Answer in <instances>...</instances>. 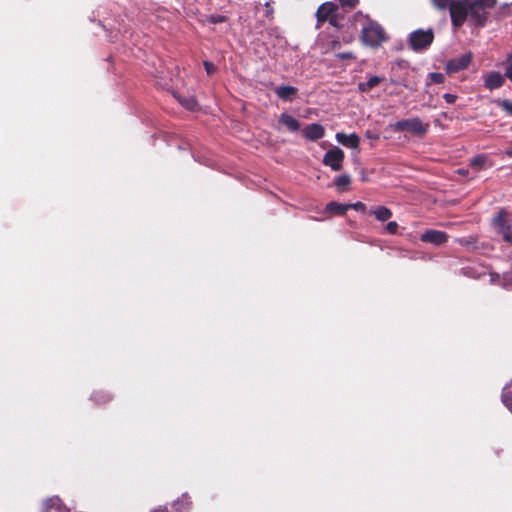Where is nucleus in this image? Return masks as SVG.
I'll list each match as a JSON object with an SVG mask.
<instances>
[{
    "mask_svg": "<svg viewBox=\"0 0 512 512\" xmlns=\"http://www.w3.org/2000/svg\"><path fill=\"white\" fill-rule=\"evenodd\" d=\"M432 2L440 9L449 6L453 26L460 27L467 22L471 26L480 27L485 25L497 0H432Z\"/></svg>",
    "mask_w": 512,
    "mask_h": 512,
    "instance_id": "f257e3e1",
    "label": "nucleus"
},
{
    "mask_svg": "<svg viewBox=\"0 0 512 512\" xmlns=\"http://www.w3.org/2000/svg\"><path fill=\"white\" fill-rule=\"evenodd\" d=\"M386 39V33L378 23L367 19L362 24V41L365 45L377 47Z\"/></svg>",
    "mask_w": 512,
    "mask_h": 512,
    "instance_id": "f03ea898",
    "label": "nucleus"
},
{
    "mask_svg": "<svg viewBox=\"0 0 512 512\" xmlns=\"http://www.w3.org/2000/svg\"><path fill=\"white\" fill-rule=\"evenodd\" d=\"M390 127L394 131H409L410 133L423 136L429 129V124L422 122L419 118H410L397 121L391 124Z\"/></svg>",
    "mask_w": 512,
    "mask_h": 512,
    "instance_id": "7ed1b4c3",
    "label": "nucleus"
},
{
    "mask_svg": "<svg viewBox=\"0 0 512 512\" xmlns=\"http://www.w3.org/2000/svg\"><path fill=\"white\" fill-rule=\"evenodd\" d=\"M432 30H416L410 34L409 42L414 50L427 48L433 41Z\"/></svg>",
    "mask_w": 512,
    "mask_h": 512,
    "instance_id": "20e7f679",
    "label": "nucleus"
},
{
    "mask_svg": "<svg viewBox=\"0 0 512 512\" xmlns=\"http://www.w3.org/2000/svg\"><path fill=\"white\" fill-rule=\"evenodd\" d=\"M493 228L499 235L502 236L503 240L511 244L512 243V232L511 225L507 218V214L500 212L493 220Z\"/></svg>",
    "mask_w": 512,
    "mask_h": 512,
    "instance_id": "39448f33",
    "label": "nucleus"
},
{
    "mask_svg": "<svg viewBox=\"0 0 512 512\" xmlns=\"http://www.w3.org/2000/svg\"><path fill=\"white\" fill-rule=\"evenodd\" d=\"M344 160V152L334 147L326 152L323 158V164L330 167L333 171H339L342 168Z\"/></svg>",
    "mask_w": 512,
    "mask_h": 512,
    "instance_id": "423d86ee",
    "label": "nucleus"
},
{
    "mask_svg": "<svg viewBox=\"0 0 512 512\" xmlns=\"http://www.w3.org/2000/svg\"><path fill=\"white\" fill-rule=\"evenodd\" d=\"M471 59V53L463 54L457 58L450 60L446 65V70L448 73H455L464 70L470 64Z\"/></svg>",
    "mask_w": 512,
    "mask_h": 512,
    "instance_id": "0eeeda50",
    "label": "nucleus"
},
{
    "mask_svg": "<svg viewBox=\"0 0 512 512\" xmlns=\"http://www.w3.org/2000/svg\"><path fill=\"white\" fill-rule=\"evenodd\" d=\"M337 6L334 3L326 2L323 3L317 10V18L319 21L329 20L331 24L336 25L335 12Z\"/></svg>",
    "mask_w": 512,
    "mask_h": 512,
    "instance_id": "6e6552de",
    "label": "nucleus"
},
{
    "mask_svg": "<svg viewBox=\"0 0 512 512\" xmlns=\"http://www.w3.org/2000/svg\"><path fill=\"white\" fill-rule=\"evenodd\" d=\"M447 234L439 230H427L424 232L420 239L423 242L432 243L434 245H440L447 241Z\"/></svg>",
    "mask_w": 512,
    "mask_h": 512,
    "instance_id": "1a4fd4ad",
    "label": "nucleus"
},
{
    "mask_svg": "<svg viewBox=\"0 0 512 512\" xmlns=\"http://www.w3.org/2000/svg\"><path fill=\"white\" fill-rule=\"evenodd\" d=\"M504 83V76L496 71H492L484 75V85L489 90L501 87Z\"/></svg>",
    "mask_w": 512,
    "mask_h": 512,
    "instance_id": "9d476101",
    "label": "nucleus"
},
{
    "mask_svg": "<svg viewBox=\"0 0 512 512\" xmlns=\"http://www.w3.org/2000/svg\"><path fill=\"white\" fill-rule=\"evenodd\" d=\"M324 134V127L317 123L310 124L303 129L304 137L311 141L321 139Z\"/></svg>",
    "mask_w": 512,
    "mask_h": 512,
    "instance_id": "9b49d317",
    "label": "nucleus"
},
{
    "mask_svg": "<svg viewBox=\"0 0 512 512\" xmlns=\"http://www.w3.org/2000/svg\"><path fill=\"white\" fill-rule=\"evenodd\" d=\"M335 138L338 143L352 149H356L360 142L358 135L355 133L345 134L343 132H338Z\"/></svg>",
    "mask_w": 512,
    "mask_h": 512,
    "instance_id": "f8f14e48",
    "label": "nucleus"
},
{
    "mask_svg": "<svg viewBox=\"0 0 512 512\" xmlns=\"http://www.w3.org/2000/svg\"><path fill=\"white\" fill-rule=\"evenodd\" d=\"M279 123L286 127L290 132H297L300 129L299 121L290 114L282 113L279 117Z\"/></svg>",
    "mask_w": 512,
    "mask_h": 512,
    "instance_id": "ddd939ff",
    "label": "nucleus"
},
{
    "mask_svg": "<svg viewBox=\"0 0 512 512\" xmlns=\"http://www.w3.org/2000/svg\"><path fill=\"white\" fill-rule=\"evenodd\" d=\"M276 95L284 100V101H291L297 94V89L293 86L289 85H283L279 86L275 89Z\"/></svg>",
    "mask_w": 512,
    "mask_h": 512,
    "instance_id": "4468645a",
    "label": "nucleus"
},
{
    "mask_svg": "<svg viewBox=\"0 0 512 512\" xmlns=\"http://www.w3.org/2000/svg\"><path fill=\"white\" fill-rule=\"evenodd\" d=\"M350 209V205H347V204H342V203H338V202H335V201H332V202H329L325 209H324V212L325 213H333V214H337V215H342L344 213H346V211Z\"/></svg>",
    "mask_w": 512,
    "mask_h": 512,
    "instance_id": "2eb2a0df",
    "label": "nucleus"
},
{
    "mask_svg": "<svg viewBox=\"0 0 512 512\" xmlns=\"http://www.w3.org/2000/svg\"><path fill=\"white\" fill-rule=\"evenodd\" d=\"M383 81V78L378 76H370L367 82H361L358 84V89L361 92H369L371 89L376 87Z\"/></svg>",
    "mask_w": 512,
    "mask_h": 512,
    "instance_id": "dca6fc26",
    "label": "nucleus"
},
{
    "mask_svg": "<svg viewBox=\"0 0 512 512\" xmlns=\"http://www.w3.org/2000/svg\"><path fill=\"white\" fill-rule=\"evenodd\" d=\"M371 212L374 214L375 218L381 222L387 221L392 216L391 210L385 206H377L373 208Z\"/></svg>",
    "mask_w": 512,
    "mask_h": 512,
    "instance_id": "f3484780",
    "label": "nucleus"
},
{
    "mask_svg": "<svg viewBox=\"0 0 512 512\" xmlns=\"http://www.w3.org/2000/svg\"><path fill=\"white\" fill-rule=\"evenodd\" d=\"M502 403L512 411V380L503 388Z\"/></svg>",
    "mask_w": 512,
    "mask_h": 512,
    "instance_id": "a211bd4d",
    "label": "nucleus"
},
{
    "mask_svg": "<svg viewBox=\"0 0 512 512\" xmlns=\"http://www.w3.org/2000/svg\"><path fill=\"white\" fill-rule=\"evenodd\" d=\"M190 498L187 494H183L175 503L174 507L178 512H185L190 507Z\"/></svg>",
    "mask_w": 512,
    "mask_h": 512,
    "instance_id": "6ab92c4d",
    "label": "nucleus"
},
{
    "mask_svg": "<svg viewBox=\"0 0 512 512\" xmlns=\"http://www.w3.org/2000/svg\"><path fill=\"white\" fill-rule=\"evenodd\" d=\"M179 103L188 110H194L197 106L196 100L194 96H179L176 95Z\"/></svg>",
    "mask_w": 512,
    "mask_h": 512,
    "instance_id": "aec40b11",
    "label": "nucleus"
},
{
    "mask_svg": "<svg viewBox=\"0 0 512 512\" xmlns=\"http://www.w3.org/2000/svg\"><path fill=\"white\" fill-rule=\"evenodd\" d=\"M487 159L484 156H476L471 160V167L475 170L486 168Z\"/></svg>",
    "mask_w": 512,
    "mask_h": 512,
    "instance_id": "412c9836",
    "label": "nucleus"
},
{
    "mask_svg": "<svg viewBox=\"0 0 512 512\" xmlns=\"http://www.w3.org/2000/svg\"><path fill=\"white\" fill-rule=\"evenodd\" d=\"M350 177L346 174L340 175L335 179V185L339 188H345L350 184Z\"/></svg>",
    "mask_w": 512,
    "mask_h": 512,
    "instance_id": "4be33fe9",
    "label": "nucleus"
},
{
    "mask_svg": "<svg viewBox=\"0 0 512 512\" xmlns=\"http://www.w3.org/2000/svg\"><path fill=\"white\" fill-rule=\"evenodd\" d=\"M428 77L430 79V82L428 84L443 83L444 79H445V77L442 73H436V72L430 73L428 75Z\"/></svg>",
    "mask_w": 512,
    "mask_h": 512,
    "instance_id": "5701e85b",
    "label": "nucleus"
},
{
    "mask_svg": "<svg viewBox=\"0 0 512 512\" xmlns=\"http://www.w3.org/2000/svg\"><path fill=\"white\" fill-rule=\"evenodd\" d=\"M498 105L510 116H512V102L509 100L498 101Z\"/></svg>",
    "mask_w": 512,
    "mask_h": 512,
    "instance_id": "b1692460",
    "label": "nucleus"
},
{
    "mask_svg": "<svg viewBox=\"0 0 512 512\" xmlns=\"http://www.w3.org/2000/svg\"><path fill=\"white\" fill-rule=\"evenodd\" d=\"M397 229L398 224L395 221H391L387 223V225L385 226V231L389 234H395L397 232Z\"/></svg>",
    "mask_w": 512,
    "mask_h": 512,
    "instance_id": "393cba45",
    "label": "nucleus"
},
{
    "mask_svg": "<svg viewBox=\"0 0 512 512\" xmlns=\"http://www.w3.org/2000/svg\"><path fill=\"white\" fill-rule=\"evenodd\" d=\"M204 67H205V70H206L208 75H211L215 71V66L211 62L205 61L204 62Z\"/></svg>",
    "mask_w": 512,
    "mask_h": 512,
    "instance_id": "a878e982",
    "label": "nucleus"
},
{
    "mask_svg": "<svg viewBox=\"0 0 512 512\" xmlns=\"http://www.w3.org/2000/svg\"><path fill=\"white\" fill-rule=\"evenodd\" d=\"M349 205H350V208H353V209H355L357 211H361V212L365 211V209H366L365 204H363L362 202H356V203L349 204Z\"/></svg>",
    "mask_w": 512,
    "mask_h": 512,
    "instance_id": "bb28decb",
    "label": "nucleus"
},
{
    "mask_svg": "<svg viewBox=\"0 0 512 512\" xmlns=\"http://www.w3.org/2000/svg\"><path fill=\"white\" fill-rule=\"evenodd\" d=\"M443 98L445 99V101L447 103L451 104V103H454L456 101L457 96L454 95V94L446 93V94L443 95Z\"/></svg>",
    "mask_w": 512,
    "mask_h": 512,
    "instance_id": "cd10ccee",
    "label": "nucleus"
},
{
    "mask_svg": "<svg viewBox=\"0 0 512 512\" xmlns=\"http://www.w3.org/2000/svg\"><path fill=\"white\" fill-rule=\"evenodd\" d=\"M342 6L354 7L358 0H339Z\"/></svg>",
    "mask_w": 512,
    "mask_h": 512,
    "instance_id": "c85d7f7f",
    "label": "nucleus"
},
{
    "mask_svg": "<svg viewBox=\"0 0 512 512\" xmlns=\"http://www.w3.org/2000/svg\"><path fill=\"white\" fill-rule=\"evenodd\" d=\"M489 278H490V282L491 283H500V275L499 274H496V273H490L489 274Z\"/></svg>",
    "mask_w": 512,
    "mask_h": 512,
    "instance_id": "c756f323",
    "label": "nucleus"
},
{
    "mask_svg": "<svg viewBox=\"0 0 512 512\" xmlns=\"http://www.w3.org/2000/svg\"><path fill=\"white\" fill-rule=\"evenodd\" d=\"M505 77L512 81V63L507 65L505 70Z\"/></svg>",
    "mask_w": 512,
    "mask_h": 512,
    "instance_id": "7c9ffc66",
    "label": "nucleus"
},
{
    "mask_svg": "<svg viewBox=\"0 0 512 512\" xmlns=\"http://www.w3.org/2000/svg\"><path fill=\"white\" fill-rule=\"evenodd\" d=\"M212 21L213 22H222V21H224V17H222V16L212 17Z\"/></svg>",
    "mask_w": 512,
    "mask_h": 512,
    "instance_id": "2f4dec72",
    "label": "nucleus"
},
{
    "mask_svg": "<svg viewBox=\"0 0 512 512\" xmlns=\"http://www.w3.org/2000/svg\"><path fill=\"white\" fill-rule=\"evenodd\" d=\"M502 279H503V285H504V286H506V285L508 284V281H509V280H508V276H507V275H504V276L502 277Z\"/></svg>",
    "mask_w": 512,
    "mask_h": 512,
    "instance_id": "473e14b6",
    "label": "nucleus"
},
{
    "mask_svg": "<svg viewBox=\"0 0 512 512\" xmlns=\"http://www.w3.org/2000/svg\"><path fill=\"white\" fill-rule=\"evenodd\" d=\"M505 153H506L508 156H510V157H511V156H512V148H511V149L506 150V152H505Z\"/></svg>",
    "mask_w": 512,
    "mask_h": 512,
    "instance_id": "72a5a7b5",
    "label": "nucleus"
},
{
    "mask_svg": "<svg viewBox=\"0 0 512 512\" xmlns=\"http://www.w3.org/2000/svg\"><path fill=\"white\" fill-rule=\"evenodd\" d=\"M342 58L350 57V54H343L341 55Z\"/></svg>",
    "mask_w": 512,
    "mask_h": 512,
    "instance_id": "f704fd0d",
    "label": "nucleus"
},
{
    "mask_svg": "<svg viewBox=\"0 0 512 512\" xmlns=\"http://www.w3.org/2000/svg\"><path fill=\"white\" fill-rule=\"evenodd\" d=\"M108 399V396H105V399L101 400V402H105ZM100 402V400H98Z\"/></svg>",
    "mask_w": 512,
    "mask_h": 512,
    "instance_id": "c9c22d12",
    "label": "nucleus"
},
{
    "mask_svg": "<svg viewBox=\"0 0 512 512\" xmlns=\"http://www.w3.org/2000/svg\"><path fill=\"white\" fill-rule=\"evenodd\" d=\"M459 173L465 174V172L462 169H459Z\"/></svg>",
    "mask_w": 512,
    "mask_h": 512,
    "instance_id": "e433bc0d",
    "label": "nucleus"
},
{
    "mask_svg": "<svg viewBox=\"0 0 512 512\" xmlns=\"http://www.w3.org/2000/svg\"><path fill=\"white\" fill-rule=\"evenodd\" d=\"M512 59V54L508 56V61Z\"/></svg>",
    "mask_w": 512,
    "mask_h": 512,
    "instance_id": "4c0bfd02",
    "label": "nucleus"
}]
</instances>
